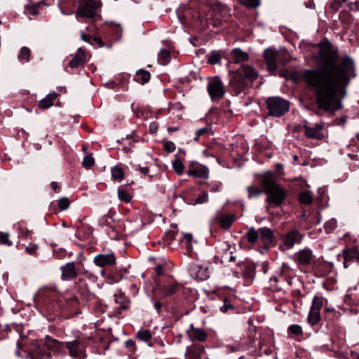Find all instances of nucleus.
<instances>
[{
	"label": "nucleus",
	"mask_w": 359,
	"mask_h": 359,
	"mask_svg": "<svg viewBox=\"0 0 359 359\" xmlns=\"http://www.w3.org/2000/svg\"><path fill=\"white\" fill-rule=\"evenodd\" d=\"M240 4L247 8H256L259 5V0H238Z\"/></svg>",
	"instance_id": "obj_44"
},
{
	"label": "nucleus",
	"mask_w": 359,
	"mask_h": 359,
	"mask_svg": "<svg viewBox=\"0 0 359 359\" xmlns=\"http://www.w3.org/2000/svg\"><path fill=\"white\" fill-rule=\"evenodd\" d=\"M31 56V50L27 47H22L20 49V52L18 55V58L22 62H27L30 60Z\"/></svg>",
	"instance_id": "obj_34"
},
{
	"label": "nucleus",
	"mask_w": 359,
	"mask_h": 359,
	"mask_svg": "<svg viewBox=\"0 0 359 359\" xmlns=\"http://www.w3.org/2000/svg\"><path fill=\"white\" fill-rule=\"evenodd\" d=\"M158 60L161 65H167L170 60V53L169 50L166 49H161L158 53Z\"/></svg>",
	"instance_id": "obj_31"
},
{
	"label": "nucleus",
	"mask_w": 359,
	"mask_h": 359,
	"mask_svg": "<svg viewBox=\"0 0 359 359\" xmlns=\"http://www.w3.org/2000/svg\"><path fill=\"white\" fill-rule=\"evenodd\" d=\"M233 309V307H232L231 304H230V302L227 299H225L224 301L223 306L221 307V311L223 312H226L229 309Z\"/></svg>",
	"instance_id": "obj_52"
},
{
	"label": "nucleus",
	"mask_w": 359,
	"mask_h": 359,
	"mask_svg": "<svg viewBox=\"0 0 359 359\" xmlns=\"http://www.w3.org/2000/svg\"><path fill=\"white\" fill-rule=\"evenodd\" d=\"M58 206L62 210L67 209L69 206V201L68 198L63 197L58 201Z\"/></svg>",
	"instance_id": "obj_46"
},
{
	"label": "nucleus",
	"mask_w": 359,
	"mask_h": 359,
	"mask_svg": "<svg viewBox=\"0 0 359 359\" xmlns=\"http://www.w3.org/2000/svg\"><path fill=\"white\" fill-rule=\"evenodd\" d=\"M57 93H51L40 100L39 107L41 109H46L53 104L54 100L57 97Z\"/></svg>",
	"instance_id": "obj_22"
},
{
	"label": "nucleus",
	"mask_w": 359,
	"mask_h": 359,
	"mask_svg": "<svg viewBox=\"0 0 359 359\" xmlns=\"http://www.w3.org/2000/svg\"><path fill=\"white\" fill-rule=\"evenodd\" d=\"M337 227V220L331 219L325 222L324 228L326 233H330Z\"/></svg>",
	"instance_id": "obj_43"
},
{
	"label": "nucleus",
	"mask_w": 359,
	"mask_h": 359,
	"mask_svg": "<svg viewBox=\"0 0 359 359\" xmlns=\"http://www.w3.org/2000/svg\"><path fill=\"white\" fill-rule=\"evenodd\" d=\"M62 280H72L77 276L76 264L74 262H68L61 267Z\"/></svg>",
	"instance_id": "obj_17"
},
{
	"label": "nucleus",
	"mask_w": 359,
	"mask_h": 359,
	"mask_svg": "<svg viewBox=\"0 0 359 359\" xmlns=\"http://www.w3.org/2000/svg\"><path fill=\"white\" fill-rule=\"evenodd\" d=\"M245 238H246L249 243H256L259 238V229L257 231L255 228L251 227L245 233Z\"/></svg>",
	"instance_id": "obj_29"
},
{
	"label": "nucleus",
	"mask_w": 359,
	"mask_h": 359,
	"mask_svg": "<svg viewBox=\"0 0 359 359\" xmlns=\"http://www.w3.org/2000/svg\"><path fill=\"white\" fill-rule=\"evenodd\" d=\"M204 353L203 346L194 344L187 348L185 355L187 359H201V356Z\"/></svg>",
	"instance_id": "obj_18"
},
{
	"label": "nucleus",
	"mask_w": 359,
	"mask_h": 359,
	"mask_svg": "<svg viewBox=\"0 0 359 359\" xmlns=\"http://www.w3.org/2000/svg\"><path fill=\"white\" fill-rule=\"evenodd\" d=\"M294 256L297 264L302 266L310 264L314 257L312 250L309 248H304L299 250Z\"/></svg>",
	"instance_id": "obj_14"
},
{
	"label": "nucleus",
	"mask_w": 359,
	"mask_h": 359,
	"mask_svg": "<svg viewBox=\"0 0 359 359\" xmlns=\"http://www.w3.org/2000/svg\"><path fill=\"white\" fill-rule=\"evenodd\" d=\"M172 167L174 170L177 172V175H180L183 173L184 166L182 161L179 159H176L172 162Z\"/></svg>",
	"instance_id": "obj_41"
},
{
	"label": "nucleus",
	"mask_w": 359,
	"mask_h": 359,
	"mask_svg": "<svg viewBox=\"0 0 359 359\" xmlns=\"http://www.w3.org/2000/svg\"><path fill=\"white\" fill-rule=\"evenodd\" d=\"M140 171L144 175H149V168L148 167H142L140 168Z\"/></svg>",
	"instance_id": "obj_61"
},
{
	"label": "nucleus",
	"mask_w": 359,
	"mask_h": 359,
	"mask_svg": "<svg viewBox=\"0 0 359 359\" xmlns=\"http://www.w3.org/2000/svg\"><path fill=\"white\" fill-rule=\"evenodd\" d=\"M164 149L168 152H172L175 150V145L172 142H167L164 144Z\"/></svg>",
	"instance_id": "obj_51"
},
{
	"label": "nucleus",
	"mask_w": 359,
	"mask_h": 359,
	"mask_svg": "<svg viewBox=\"0 0 359 359\" xmlns=\"http://www.w3.org/2000/svg\"><path fill=\"white\" fill-rule=\"evenodd\" d=\"M241 69L242 72L244 74L245 78L250 81H255V79H257L258 74L256 72V71L250 65H243L241 66Z\"/></svg>",
	"instance_id": "obj_25"
},
{
	"label": "nucleus",
	"mask_w": 359,
	"mask_h": 359,
	"mask_svg": "<svg viewBox=\"0 0 359 359\" xmlns=\"http://www.w3.org/2000/svg\"><path fill=\"white\" fill-rule=\"evenodd\" d=\"M94 41L98 44L99 46L102 47L104 46L102 40L100 37H94Z\"/></svg>",
	"instance_id": "obj_59"
},
{
	"label": "nucleus",
	"mask_w": 359,
	"mask_h": 359,
	"mask_svg": "<svg viewBox=\"0 0 359 359\" xmlns=\"http://www.w3.org/2000/svg\"><path fill=\"white\" fill-rule=\"evenodd\" d=\"M101 6V2L97 0H79L76 12V18L93 19L97 14V10Z\"/></svg>",
	"instance_id": "obj_4"
},
{
	"label": "nucleus",
	"mask_w": 359,
	"mask_h": 359,
	"mask_svg": "<svg viewBox=\"0 0 359 359\" xmlns=\"http://www.w3.org/2000/svg\"><path fill=\"white\" fill-rule=\"evenodd\" d=\"M259 238L264 244H271L273 241V232L267 227L259 229Z\"/></svg>",
	"instance_id": "obj_21"
},
{
	"label": "nucleus",
	"mask_w": 359,
	"mask_h": 359,
	"mask_svg": "<svg viewBox=\"0 0 359 359\" xmlns=\"http://www.w3.org/2000/svg\"><path fill=\"white\" fill-rule=\"evenodd\" d=\"M51 187L55 192H58L60 191V187L56 182H53L51 183Z\"/></svg>",
	"instance_id": "obj_57"
},
{
	"label": "nucleus",
	"mask_w": 359,
	"mask_h": 359,
	"mask_svg": "<svg viewBox=\"0 0 359 359\" xmlns=\"http://www.w3.org/2000/svg\"><path fill=\"white\" fill-rule=\"evenodd\" d=\"M187 173L189 175L196 176L202 179L208 178V170L206 168L189 170Z\"/></svg>",
	"instance_id": "obj_28"
},
{
	"label": "nucleus",
	"mask_w": 359,
	"mask_h": 359,
	"mask_svg": "<svg viewBox=\"0 0 359 359\" xmlns=\"http://www.w3.org/2000/svg\"><path fill=\"white\" fill-rule=\"evenodd\" d=\"M136 76H137L136 80L140 82L142 84L147 83L151 79L150 73L148 71L144 69L138 70L136 72Z\"/></svg>",
	"instance_id": "obj_30"
},
{
	"label": "nucleus",
	"mask_w": 359,
	"mask_h": 359,
	"mask_svg": "<svg viewBox=\"0 0 359 359\" xmlns=\"http://www.w3.org/2000/svg\"><path fill=\"white\" fill-rule=\"evenodd\" d=\"M137 337L146 343H149L152 336L151 332L147 330H141L137 332Z\"/></svg>",
	"instance_id": "obj_33"
},
{
	"label": "nucleus",
	"mask_w": 359,
	"mask_h": 359,
	"mask_svg": "<svg viewBox=\"0 0 359 359\" xmlns=\"http://www.w3.org/2000/svg\"><path fill=\"white\" fill-rule=\"evenodd\" d=\"M154 307L157 311H159L161 308V304L159 302H156L154 304Z\"/></svg>",
	"instance_id": "obj_62"
},
{
	"label": "nucleus",
	"mask_w": 359,
	"mask_h": 359,
	"mask_svg": "<svg viewBox=\"0 0 359 359\" xmlns=\"http://www.w3.org/2000/svg\"><path fill=\"white\" fill-rule=\"evenodd\" d=\"M358 4H359V1L355 2V3H351L349 4L350 9L356 11L358 9V8H357Z\"/></svg>",
	"instance_id": "obj_60"
},
{
	"label": "nucleus",
	"mask_w": 359,
	"mask_h": 359,
	"mask_svg": "<svg viewBox=\"0 0 359 359\" xmlns=\"http://www.w3.org/2000/svg\"><path fill=\"white\" fill-rule=\"evenodd\" d=\"M304 134L308 138L315 140H323L325 137L323 132L324 123H316L314 126L304 125Z\"/></svg>",
	"instance_id": "obj_11"
},
{
	"label": "nucleus",
	"mask_w": 359,
	"mask_h": 359,
	"mask_svg": "<svg viewBox=\"0 0 359 359\" xmlns=\"http://www.w3.org/2000/svg\"><path fill=\"white\" fill-rule=\"evenodd\" d=\"M116 261V257L113 253L97 255L94 258L95 264L100 267L114 265Z\"/></svg>",
	"instance_id": "obj_15"
},
{
	"label": "nucleus",
	"mask_w": 359,
	"mask_h": 359,
	"mask_svg": "<svg viewBox=\"0 0 359 359\" xmlns=\"http://www.w3.org/2000/svg\"><path fill=\"white\" fill-rule=\"evenodd\" d=\"M289 331L294 335H300L302 333V327L299 325H292L289 327Z\"/></svg>",
	"instance_id": "obj_50"
},
{
	"label": "nucleus",
	"mask_w": 359,
	"mask_h": 359,
	"mask_svg": "<svg viewBox=\"0 0 359 359\" xmlns=\"http://www.w3.org/2000/svg\"><path fill=\"white\" fill-rule=\"evenodd\" d=\"M351 356L354 359H359V353H358L351 351Z\"/></svg>",
	"instance_id": "obj_63"
},
{
	"label": "nucleus",
	"mask_w": 359,
	"mask_h": 359,
	"mask_svg": "<svg viewBox=\"0 0 359 359\" xmlns=\"http://www.w3.org/2000/svg\"><path fill=\"white\" fill-rule=\"evenodd\" d=\"M208 90L212 100L222 99L225 93L223 83L218 77H215L209 82Z\"/></svg>",
	"instance_id": "obj_10"
},
{
	"label": "nucleus",
	"mask_w": 359,
	"mask_h": 359,
	"mask_svg": "<svg viewBox=\"0 0 359 359\" xmlns=\"http://www.w3.org/2000/svg\"><path fill=\"white\" fill-rule=\"evenodd\" d=\"M219 249L222 253V258L224 261L231 262L236 260V256L233 255L236 250L234 244L231 245L229 242H223Z\"/></svg>",
	"instance_id": "obj_13"
},
{
	"label": "nucleus",
	"mask_w": 359,
	"mask_h": 359,
	"mask_svg": "<svg viewBox=\"0 0 359 359\" xmlns=\"http://www.w3.org/2000/svg\"><path fill=\"white\" fill-rule=\"evenodd\" d=\"M231 84L239 90H241L245 86L246 83L242 75V72H236L231 81Z\"/></svg>",
	"instance_id": "obj_27"
},
{
	"label": "nucleus",
	"mask_w": 359,
	"mask_h": 359,
	"mask_svg": "<svg viewBox=\"0 0 359 359\" xmlns=\"http://www.w3.org/2000/svg\"><path fill=\"white\" fill-rule=\"evenodd\" d=\"M208 200V194L205 191L203 192L198 198L195 200V204H202L207 202Z\"/></svg>",
	"instance_id": "obj_49"
},
{
	"label": "nucleus",
	"mask_w": 359,
	"mask_h": 359,
	"mask_svg": "<svg viewBox=\"0 0 359 359\" xmlns=\"http://www.w3.org/2000/svg\"><path fill=\"white\" fill-rule=\"evenodd\" d=\"M81 38L82 40H83V41H85L86 42L90 43V37L88 35H86L85 33L81 32Z\"/></svg>",
	"instance_id": "obj_58"
},
{
	"label": "nucleus",
	"mask_w": 359,
	"mask_h": 359,
	"mask_svg": "<svg viewBox=\"0 0 359 359\" xmlns=\"http://www.w3.org/2000/svg\"><path fill=\"white\" fill-rule=\"evenodd\" d=\"M63 343L54 339H48L46 342L33 344L29 349L31 359H46L51 355L49 350L58 352L62 348Z\"/></svg>",
	"instance_id": "obj_3"
},
{
	"label": "nucleus",
	"mask_w": 359,
	"mask_h": 359,
	"mask_svg": "<svg viewBox=\"0 0 359 359\" xmlns=\"http://www.w3.org/2000/svg\"><path fill=\"white\" fill-rule=\"evenodd\" d=\"M264 57L266 64L267 69L269 72L274 74L277 69V61L285 63L287 60H282L280 51L275 49L268 48L264 53Z\"/></svg>",
	"instance_id": "obj_8"
},
{
	"label": "nucleus",
	"mask_w": 359,
	"mask_h": 359,
	"mask_svg": "<svg viewBox=\"0 0 359 359\" xmlns=\"http://www.w3.org/2000/svg\"><path fill=\"white\" fill-rule=\"evenodd\" d=\"M155 273L156 274L157 276H160L163 274V268L161 265H157L156 267H155Z\"/></svg>",
	"instance_id": "obj_56"
},
{
	"label": "nucleus",
	"mask_w": 359,
	"mask_h": 359,
	"mask_svg": "<svg viewBox=\"0 0 359 359\" xmlns=\"http://www.w3.org/2000/svg\"><path fill=\"white\" fill-rule=\"evenodd\" d=\"M187 334L191 341L203 342L208 338V334L205 330L196 328L193 325H191L190 328L187 330Z\"/></svg>",
	"instance_id": "obj_16"
},
{
	"label": "nucleus",
	"mask_w": 359,
	"mask_h": 359,
	"mask_svg": "<svg viewBox=\"0 0 359 359\" xmlns=\"http://www.w3.org/2000/svg\"><path fill=\"white\" fill-rule=\"evenodd\" d=\"M299 201L304 205H309L313 202V194L310 191H304L299 194Z\"/></svg>",
	"instance_id": "obj_32"
},
{
	"label": "nucleus",
	"mask_w": 359,
	"mask_h": 359,
	"mask_svg": "<svg viewBox=\"0 0 359 359\" xmlns=\"http://www.w3.org/2000/svg\"><path fill=\"white\" fill-rule=\"evenodd\" d=\"M232 55L236 63L243 62L249 60L248 54L240 48L233 49L232 51Z\"/></svg>",
	"instance_id": "obj_26"
},
{
	"label": "nucleus",
	"mask_w": 359,
	"mask_h": 359,
	"mask_svg": "<svg viewBox=\"0 0 359 359\" xmlns=\"http://www.w3.org/2000/svg\"><path fill=\"white\" fill-rule=\"evenodd\" d=\"M18 229L20 234L23 237H28V236L30 233L27 229H26L25 227L20 226L18 227Z\"/></svg>",
	"instance_id": "obj_55"
},
{
	"label": "nucleus",
	"mask_w": 359,
	"mask_h": 359,
	"mask_svg": "<svg viewBox=\"0 0 359 359\" xmlns=\"http://www.w3.org/2000/svg\"><path fill=\"white\" fill-rule=\"evenodd\" d=\"M269 115L279 117L284 115L288 111L290 103L288 101L278 97H272L266 100Z\"/></svg>",
	"instance_id": "obj_5"
},
{
	"label": "nucleus",
	"mask_w": 359,
	"mask_h": 359,
	"mask_svg": "<svg viewBox=\"0 0 359 359\" xmlns=\"http://www.w3.org/2000/svg\"><path fill=\"white\" fill-rule=\"evenodd\" d=\"M323 304V298L315 297L312 301V305L308 316V323L311 326L317 325L320 320V309Z\"/></svg>",
	"instance_id": "obj_9"
},
{
	"label": "nucleus",
	"mask_w": 359,
	"mask_h": 359,
	"mask_svg": "<svg viewBox=\"0 0 359 359\" xmlns=\"http://www.w3.org/2000/svg\"><path fill=\"white\" fill-rule=\"evenodd\" d=\"M111 176L114 180L121 182L124 178V171L121 168L113 167L111 168Z\"/></svg>",
	"instance_id": "obj_35"
},
{
	"label": "nucleus",
	"mask_w": 359,
	"mask_h": 359,
	"mask_svg": "<svg viewBox=\"0 0 359 359\" xmlns=\"http://www.w3.org/2000/svg\"><path fill=\"white\" fill-rule=\"evenodd\" d=\"M316 60L318 67L305 70L302 78L318 108L334 114L343 108L342 99L355 76V62L348 55L340 57L327 40L319 43Z\"/></svg>",
	"instance_id": "obj_1"
},
{
	"label": "nucleus",
	"mask_w": 359,
	"mask_h": 359,
	"mask_svg": "<svg viewBox=\"0 0 359 359\" xmlns=\"http://www.w3.org/2000/svg\"><path fill=\"white\" fill-rule=\"evenodd\" d=\"M214 219L221 228L229 229L235 221L236 215L234 214H222L217 212L215 215Z\"/></svg>",
	"instance_id": "obj_12"
},
{
	"label": "nucleus",
	"mask_w": 359,
	"mask_h": 359,
	"mask_svg": "<svg viewBox=\"0 0 359 359\" xmlns=\"http://www.w3.org/2000/svg\"><path fill=\"white\" fill-rule=\"evenodd\" d=\"M193 240L192 234L187 233H184L183 236V238L181 240L182 243L185 245L186 248L188 251H191L192 250L191 241Z\"/></svg>",
	"instance_id": "obj_37"
},
{
	"label": "nucleus",
	"mask_w": 359,
	"mask_h": 359,
	"mask_svg": "<svg viewBox=\"0 0 359 359\" xmlns=\"http://www.w3.org/2000/svg\"><path fill=\"white\" fill-rule=\"evenodd\" d=\"M0 244L7 245L8 246L12 245V242L9 240V233L0 232Z\"/></svg>",
	"instance_id": "obj_45"
},
{
	"label": "nucleus",
	"mask_w": 359,
	"mask_h": 359,
	"mask_svg": "<svg viewBox=\"0 0 359 359\" xmlns=\"http://www.w3.org/2000/svg\"><path fill=\"white\" fill-rule=\"evenodd\" d=\"M247 190L248 193V197L250 198L252 197H257L262 193H264V188L262 189H259L254 186H249Z\"/></svg>",
	"instance_id": "obj_39"
},
{
	"label": "nucleus",
	"mask_w": 359,
	"mask_h": 359,
	"mask_svg": "<svg viewBox=\"0 0 359 359\" xmlns=\"http://www.w3.org/2000/svg\"><path fill=\"white\" fill-rule=\"evenodd\" d=\"M62 343V348L65 346L69 351V355L72 358L78 359H84L86 358V344L83 338L77 337L72 341Z\"/></svg>",
	"instance_id": "obj_6"
},
{
	"label": "nucleus",
	"mask_w": 359,
	"mask_h": 359,
	"mask_svg": "<svg viewBox=\"0 0 359 359\" xmlns=\"http://www.w3.org/2000/svg\"><path fill=\"white\" fill-rule=\"evenodd\" d=\"M196 278L201 280L207 279L208 278L207 269L201 267L196 273Z\"/></svg>",
	"instance_id": "obj_48"
},
{
	"label": "nucleus",
	"mask_w": 359,
	"mask_h": 359,
	"mask_svg": "<svg viewBox=\"0 0 359 359\" xmlns=\"http://www.w3.org/2000/svg\"><path fill=\"white\" fill-rule=\"evenodd\" d=\"M126 346L130 351H133L135 349V343L133 339L127 340L126 341Z\"/></svg>",
	"instance_id": "obj_54"
},
{
	"label": "nucleus",
	"mask_w": 359,
	"mask_h": 359,
	"mask_svg": "<svg viewBox=\"0 0 359 359\" xmlns=\"http://www.w3.org/2000/svg\"><path fill=\"white\" fill-rule=\"evenodd\" d=\"M37 246L36 245H34V244H30L29 246H27L25 250H26V252L29 254V255H33L36 252V250H37Z\"/></svg>",
	"instance_id": "obj_53"
},
{
	"label": "nucleus",
	"mask_w": 359,
	"mask_h": 359,
	"mask_svg": "<svg viewBox=\"0 0 359 359\" xmlns=\"http://www.w3.org/2000/svg\"><path fill=\"white\" fill-rule=\"evenodd\" d=\"M210 135V129L208 127H205L198 129L196 133V137L194 140L198 141L200 137H208Z\"/></svg>",
	"instance_id": "obj_40"
},
{
	"label": "nucleus",
	"mask_w": 359,
	"mask_h": 359,
	"mask_svg": "<svg viewBox=\"0 0 359 359\" xmlns=\"http://www.w3.org/2000/svg\"><path fill=\"white\" fill-rule=\"evenodd\" d=\"M118 197L119 200L125 203H129L132 199V196L126 190L122 189H118Z\"/></svg>",
	"instance_id": "obj_38"
},
{
	"label": "nucleus",
	"mask_w": 359,
	"mask_h": 359,
	"mask_svg": "<svg viewBox=\"0 0 359 359\" xmlns=\"http://www.w3.org/2000/svg\"><path fill=\"white\" fill-rule=\"evenodd\" d=\"M41 2H37L36 4L27 5L26 6V8L28 11L29 13L31 15H36L38 13V7L40 6Z\"/></svg>",
	"instance_id": "obj_47"
},
{
	"label": "nucleus",
	"mask_w": 359,
	"mask_h": 359,
	"mask_svg": "<svg viewBox=\"0 0 359 359\" xmlns=\"http://www.w3.org/2000/svg\"><path fill=\"white\" fill-rule=\"evenodd\" d=\"M342 256L344 258V268L348 267V263L354 260L359 262V252L357 248L345 249L342 252Z\"/></svg>",
	"instance_id": "obj_19"
},
{
	"label": "nucleus",
	"mask_w": 359,
	"mask_h": 359,
	"mask_svg": "<svg viewBox=\"0 0 359 359\" xmlns=\"http://www.w3.org/2000/svg\"><path fill=\"white\" fill-rule=\"evenodd\" d=\"M180 289V285L177 283H171L163 285L161 288V292L164 296H171L176 293Z\"/></svg>",
	"instance_id": "obj_24"
},
{
	"label": "nucleus",
	"mask_w": 359,
	"mask_h": 359,
	"mask_svg": "<svg viewBox=\"0 0 359 359\" xmlns=\"http://www.w3.org/2000/svg\"><path fill=\"white\" fill-rule=\"evenodd\" d=\"M86 62V53L83 48H79L73 59L69 62L71 68H76Z\"/></svg>",
	"instance_id": "obj_20"
},
{
	"label": "nucleus",
	"mask_w": 359,
	"mask_h": 359,
	"mask_svg": "<svg viewBox=\"0 0 359 359\" xmlns=\"http://www.w3.org/2000/svg\"><path fill=\"white\" fill-rule=\"evenodd\" d=\"M78 290L81 295L86 300H90L94 297V294L90 293L88 285L86 283H83L81 279L79 280Z\"/></svg>",
	"instance_id": "obj_23"
},
{
	"label": "nucleus",
	"mask_w": 359,
	"mask_h": 359,
	"mask_svg": "<svg viewBox=\"0 0 359 359\" xmlns=\"http://www.w3.org/2000/svg\"><path fill=\"white\" fill-rule=\"evenodd\" d=\"M94 163L95 159L93 158L91 154L86 155L82 161L83 166L86 169H89L90 168H91L94 165Z\"/></svg>",
	"instance_id": "obj_42"
},
{
	"label": "nucleus",
	"mask_w": 359,
	"mask_h": 359,
	"mask_svg": "<svg viewBox=\"0 0 359 359\" xmlns=\"http://www.w3.org/2000/svg\"><path fill=\"white\" fill-rule=\"evenodd\" d=\"M262 186L264 188V193L267 194L268 197L266 201L275 206H280L286 197V192L273 180L269 173H266L262 176Z\"/></svg>",
	"instance_id": "obj_2"
},
{
	"label": "nucleus",
	"mask_w": 359,
	"mask_h": 359,
	"mask_svg": "<svg viewBox=\"0 0 359 359\" xmlns=\"http://www.w3.org/2000/svg\"><path fill=\"white\" fill-rule=\"evenodd\" d=\"M304 238V235L297 229H292L283 236L281 248L284 250L292 248L296 244H299Z\"/></svg>",
	"instance_id": "obj_7"
},
{
	"label": "nucleus",
	"mask_w": 359,
	"mask_h": 359,
	"mask_svg": "<svg viewBox=\"0 0 359 359\" xmlns=\"http://www.w3.org/2000/svg\"><path fill=\"white\" fill-rule=\"evenodd\" d=\"M222 60V55L217 51L211 52L209 57L208 62L211 65H216L219 63Z\"/></svg>",
	"instance_id": "obj_36"
},
{
	"label": "nucleus",
	"mask_w": 359,
	"mask_h": 359,
	"mask_svg": "<svg viewBox=\"0 0 359 359\" xmlns=\"http://www.w3.org/2000/svg\"><path fill=\"white\" fill-rule=\"evenodd\" d=\"M280 57H281L282 60H287V62L285 63L289 62V60L284 57V55L285 54V53L280 52Z\"/></svg>",
	"instance_id": "obj_64"
}]
</instances>
